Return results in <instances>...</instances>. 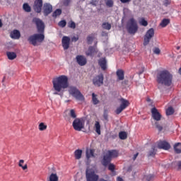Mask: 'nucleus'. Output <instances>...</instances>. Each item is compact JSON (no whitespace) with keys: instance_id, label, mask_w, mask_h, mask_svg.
<instances>
[{"instance_id":"f257e3e1","label":"nucleus","mask_w":181,"mask_h":181,"mask_svg":"<svg viewBox=\"0 0 181 181\" xmlns=\"http://www.w3.org/2000/svg\"><path fill=\"white\" fill-rule=\"evenodd\" d=\"M33 22L35 23L37 32L40 34H34L30 36L28 42L33 46H37L39 43H42L45 40V23L37 18H33Z\"/></svg>"},{"instance_id":"f03ea898","label":"nucleus","mask_w":181,"mask_h":181,"mask_svg":"<svg viewBox=\"0 0 181 181\" xmlns=\"http://www.w3.org/2000/svg\"><path fill=\"white\" fill-rule=\"evenodd\" d=\"M53 88L55 91L60 93L69 88V78L66 75H61L52 81Z\"/></svg>"},{"instance_id":"7ed1b4c3","label":"nucleus","mask_w":181,"mask_h":181,"mask_svg":"<svg viewBox=\"0 0 181 181\" xmlns=\"http://www.w3.org/2000/svg\"><path fill=\"white\" fill-rule=\"evenodd\" d=\"M173 76L168 71H161L157 75V82L158 84H163V86H172V80Z\"/></svg>"},{"instance_id":"20e7f679","label":"nucleus","mask_w":181,"mask_h":181,"mask_svg":"<svg viewBox=\"0 0 181 181\" xmlns=\"http://www.w3.org/2000/svg\"><path fill=\"white\" fill-rule=\"evenodd\" d=\"M118 155H119V153H118V151L117 150L108 151L106 153V154L103 156V159L102 160V165L103 166H108L112 158H118Z\"/></svg>"},{"instance_id":"39448f33","label":"nucleus","mask_w":181,"mask_h":181,"mask_svg":"<svg viewBox=\"0 0 181 181\" xmlns=\"http://www.w3.org/2000/svg\"><path fill=\"white\" fill-rule=\"evenodd\" d=\"M68 91L72 97H74L76 100L78 101H84V95L81 94V92L76 86H69Z\"/></svg>"},{"instance_id":"423d86ee","label":"nucleus","mask_w":181,"mask_h":181,"mask_svg":"<svg viewBox=\"0 0 181 181\" xmlns=\"http://www.w3.org/2000/svg\"><path fill=\"white\" fill-rule=\"evenodd\" d=\"M127 29L130 35H135L136 32H138V24L134 18H130L127 23Z\"/></svg>"},{"instance_id":"0eeeda50","label":"nucleus","mask_w":181,"mask_h":181,"mask_svg":"<svg viewBox=\"0 0 181 181\" xmlns=\"http://www.w3.org/2000/svg\"><path fill=\"white\" fill-rule=\"evenodd\" d=\"M84 124H86V118H76L72 123V127L75 131H81L84 128Z\"/></svg>"},{"instance_id":"6e6552de","label":"nucleus","mask_w":181,"mask_h":181,"mask_svg":"<svg viewBox=\"0 0 181 181\" xmlns=\"http://www.w3.org/2000/svg\"><path fill=\"white\" fill-rule=\"evenodd\" d=\"M86 181H98L100 176L95 173V171L90 169L86 170Z\"/></svg>"},{"instance_id":"1a4fd4ad","label":"nucleus","mask_w":181,"mask_h":181,"mask_svg":"<svg viewBox=\"0 0 181 181\" xmlns=\"http://www.w3.org/2000/svg\"><path fill=\"white\" fill-rule=\"evenodd\" d=\"M153 36H155V29H148L144 35V46H147V45H149L151 39H152Z\"/></svg>"},{"instance_id":"9d476101","label":"nucleus","mask_w":181,"mask_h":181,"mask_svg":"<svg viewBox=\"0 0 181 181\" xmlns=\"http://www.w3.org/2000/svg\"><path fill=\"white\" fill-rule=\"evenodd\" d=\"M93 83L94 86L100 87L104 84V76L103 74L98 75L93 78Z\"/></svg>"},{"instance_id":"9b49d317","label":"nucleus","mask_w":181,"mask_h":181,"mask_svg":"<svg viewBox=\"0 0 181 181\" xmlns=\"http://www.w3.org/2000/svg\"><path fill=\"white\" fill-rule=\"evenodd\" d=\"M129 105V102L125 99H121V104L119 107L117 108L116 112L117 114H121L124 110L127 108Z\"/></svg>"},{"instance_id":"f8f14e48","label":"nucleus","mask_w":181,"mask_h":181,"mask_svg":"<svg viewBox=\"0 0 181 181\" xmlns=\"http://www.w3.org/2000/svg\"><path fill=\"white\" fill-rule=\"evenodd\" d=\"M43 6V1L42 0H35L34 2V11L37 12V13H40L42 12V8Z\"/></svg>"},{"instance_id":"ddd939ff","label":"nucleus","mask_w":181,"mask_h":181,"mask_svg":"<svg viewBox=\"0 0 181 181\" xmlns=\"http://www.w3.org/2000/svg\"><path fill=\"white\" fill-rule=\"evenodd\" d=\"M158 148L159 149H164V151H169L170 149V144L165 141H159L158 143Z\"/></svg>"},{"instance_id":"4468645a","label":"nucleus","mask_w":181,"mask_h":181,"mask_svg":"<svg viewBox=\"0 0 181 181\" xmlns=\"http://www.w3.org/2000/svg\"><path fill=\"white\" fill-rule=\"evenodd\" d=\"M62 47L64 50H67L70 47V37L67 36H64L62 40Z\"/></svg>"},{"instance_id":"2eb2a0df","label":"nucleus","mask_w":181,"mask_h":181,"mask_svg":"<svg viewBox=\"0 0 181 181\" xmlns=\"http://www.w3.org/2000/svg\"><path fill=\"white\" fill-rule=\"evenodd\" d=\"M76 59L79 66H86V64H87V59H86L84 56L78 55Z\"/></svg>"},{"instance_id":"dca6fc26","label":"nucleus","mask_w":181,"mask_h":181,"mask_svg":"<svg viewBox=\"0 0 181 181\" xmlns=\"http://www.w3.org/2000/svg\"><path fill=\"white\" fill-rule=\"evenodd\" d=\"M98 52V49L95 47H89L88 50L86 51V56H90L93 57L95 53Z\"/></svg>"},{"instance_id":"f3484780","label":"nucleus","mask_w":181,"mask_h":181,"mask_svg":"<svg viewBox=\"0 0 181 181\" xmlns=\"http://www.w3.org/2000/svg\"><path fill=\"white\" fill-rule=\"evenodd\" d=\"M52 11H53V7L50 4H44V14L45 16H47L49 13H52Z\"/></svg>"},{"instance_id":"a211bd4d","label":"nucleus","mask_w":181,"mask_h":181,"mask_svg":"<svg viewBox=\"0 0 181 181\" xmlns=\"http://www.w3.org/2000/svg\"><path fill=\"white\" fill-rule=\"evenodd\" d=\"M10 37L11 39H15L16 40H18V39L21 38V32L18 30H14L10 33Z\"/></svg>"},{"instance_id":"6ab92c4d","label":"nucleus","mask_w":181,"mask_h":181,"mask_svg":"<svg viewBox=\"0 0 181 181\" xmlns=\"http://www.w3.org/2000/svg\"><path fill=\"white\" fill-rule=\"evenodd\" d=\"M99 66H100L102 70L107 69V61L105 60V58H103L99 60Z\"/></svg>"},{"instance_id":"aec40b11","label":"nucleus","mask_w":181,"mask_h":181,"mask_svg":"<svg viewBox=\"0 0 181 181\" xmlns=\"http://www.w3.org/2000/svg\"><path fill=\"white\" fill-rule=\"evenodd\" d=\"M48 181H59V175L56 173H52L49 177Z\"/></svg>"},{"instance_id":"412c9836","label":"nucleus","mask_w":181,"mask_h":181,"mask_svg":"<svg viewBox=\"0 0 181 181\" xmlns=\"http://www.w3.org/2000/svg\"><path fill=\"white\" fill-rule=\"evenodd\" d=\"M94 128L97 134L101 135V125L100 124V122L95 121Z\"/></svg>"},{"instance_id":"4be33fe9","label":"nucleus","mask_w":181,"mask_h":181,"mask_svg":"<svg viewBox=\"0 0 181 181\" xmlns=\"http://www.w3.org/2000/svg\"><path fill=\"white\" fill-rule=\"evenodd\" d=\"M6 56L8 60H15V59L17 57L16 52H7Z\"/></svg>"},{"instance_id":"5701e85b","label":"nucleus","mask_w":181,"mask_h":181,"mask_svg":"<svg viewBox=\"0 0 181 181\" xmlns=\"http://www.w3.org/2000/svg\"><path fill=\"white\" fill-rule=\"evenodd\" d=\"M92 103L93 105H97V104L100 103V100H98V95L94 93H92Z\"/></svg>"},{"instance_id":"b1692460","label":"nucleus","mask_w":181,"mask_h":181,"mask_svg":"<svg viewBox=\"0 0 181 181\" xmlns=\"http://www.w3.org/2000/svg\"><path fill=\"white\" fill-rule=\"evenodd\" d=\"M76 117L77 115L76 114H69L64 116V119H66V121H69V122H71V119H74V118Z\"/></svg>"},{"instance_id":"393cba45","label":"nucleus","mask_w":181,"mask_h":181,"mask_svg":"<svg viewBox=\"0 0 181 181\" xmlns=\"http://www.w3.org/2000/svg\"><path fill=\"white\" fill-rule=\"evenodd\" d=\"M83 155V150L77 149L74 151L75 159H81Z\"/></svg>"},{"instance_id":"a878e982","label":"nucleus","mask_w":181,"mask_h":181,"mask_svg":"<svg viewBox=\"0 0 181 181\" xmlns=\"http://www.w3.org/2000/svg\"><path fill=\"white\" fill-rule=\"evenodd\" d=\"M156 147H155V146H153L151 147V149L148 151V156L150 157L151 156L152 158H153V156H155V155H156Z\"/></svg>"},{"instance_id":"bb28decb","label":"nucleus","mask_w":181,"mask_h":181,"mask_svg":"<svg viewBox=\"0 0 181 181\" xmlns=\"http://www.w3.org/2000/svg\"><path fill=\"white\" fill-rule=\"evenodd\" d=\"M173 148L175 153H181V143H176Z\"/></svg>"},{"instance_id":"cd10ccee","label":"nucleus","mask_w":181,"mask_h":181,"mask_svg":"<svg viewBox=\"0 0 181 181\" xmlns=\"http://www.w3.org/2000/svg\"><path fill=\"white\" fill-rule=\"evenodd\" d=\"M170 23V20H169L168 18H164L160 23V26L161 28H166V26H168V25Z\"/></svg>"},{"instance_id":"c85d7f7f","label":"nucleus","mask_w":181,"mask_h":181,"mask_svg":"<svg viewBox=\"0 0 181 181\" xmlns=\"http://www.w3.org/2000/svg\"><path fill=\"white\" fill-rule=\"evenodd\" d=\"M90 158H94V150L89 149L86 151V158L90 159Z\"/></svg>"},{"instance_id":"c756f323","label":"nucleus","mask_w":181,"mask_h":181,"mask_svg":"<svg viewBox=\"0 0 181 181\" xmlns=\"http://www.w3.org/2000/svg\"><path fill=\"white\" fill-rule=\"evenodd\" d=\"M116 74L118 80H124V71L119 69L117 71Z\"/></svg>"},{"instance_id":"7c9ffc66","label":"nucleus","mask_w":181,"mask_h":181,"mask_svg":"<svg viewBox=\"0 0 181 181\" xmlns=\"http://www.w3.org/2000/svg\"><path fill=\"white\" fill-rule=\"evenodd\" d=\"M119 139H127V138H128V134H127V132H120L119 133Z\"/></svg>"},{"instance_id":"2f4dec72","label":"nucleus","mask_w":181,"mask_h":181,"mask_svg":"<svg viewBox=\"0 0 181 181\" xmlns=\"http://www.w3.org/2000/svg\"><path fill=\"white\" fill-rule=\"evenodd\" d=\"M152 118L154 119V121H160V119H162V115L152 114Z\"/></svg>"},{"instance_id":"473e14b6","label":"nucleus","mask_w":181,"mask_h":181,"mask_svg":"<svg viewBox=\"0 0 181 181\" xmlns=\"http://www.w3.org/2000/svg\"><path fill=\"white\" fill-rule=\"evenodd\" d=\"M23 8L25 12H30L32 11L30 6H29V4L28 3H25L23 5Z\"/></svg>"},{"instance_id":"72a5a7b5","label":"nucleus","mask_w":181,"mask_h":181,"mask_svg":"<svg viewBox=\"0 0 181 181\" xmlns=\"http://www.w3.org/2000/svg\"><path fill=\"white\" fill-rule=\"evenodd\" d=\"M102 28L106 30H110L111 29V24L110 23H103Z\"/></svg>"},{"instance_id":"f704fd0d","label":"nucleus","mask_w":181,"mask_h":181,"mask_svg":"<svg viewBox=\"0 0 181 181\" xmlns=\"http://www.w3.org/2000/svg\"><path fill=\"white\" fill-rule=\"evenodd\" d=\"M38 129L40 131H45V129H47V125L45 124L43 122H41L38 126Z\"/></svg>"},{"instance_id":"c9c22d12","label":"nucleus","mask_w":181,"mask_h":181,"mask_svg":"<svg viewBox=\"0 0 181 181\" xmlns=\"http://www.w3.org/2000/svg\"><path fill=\"white\" fill-rule=\"evenodd\" d=\"M62 15V10L57 9L52 14L53 18H57V16H60Z\"/></svg>"},{"instance_id":"e433bc0d","label":"nucleus","mask_w":181,"mask_h":181,"mask_svg":"<svg viewBox=\"0 0 181 181\" xmlns=\"http://www.w3.org/2000/svg\"><path fill=\"white\" fill-rule=\"evenodd\" d=\"M165 112L166 114H175V109L170 106L165 109Z\"/></svg>"},{"instance_id":"4c0bfd02","label":"nucleus","mask_w":181,"mask_h":181,"mask_svg":"<svg viewBox=\"0 0 181 181\" xmlns=\"http://www.w3.org/2000/svg\"><path fill=\"white\" fill-rule=\"evenodd\" d=\"M173 165L176 166V168L177 169V170H181V161H175L173 163Z\"/></svg>"},{"instance_id":"58836bf2","label":"nucleus","mask_w":181,"mask_h":181,"mask_svg":"<svg viewBox=\"0 0 181 181\" xmlns=\"http://www.w3.org/2000/svg\"><path fill=\"white\" fill-rule=\"evenodd\" d=\"M140 25L142 26H148V21L145 20V18H141L139 21Z\"/></svg>"},{"instance_id":"ea45409f","label":"nucleus","mask_w":181,"mask_h":181,"mask_svg":"<svg viewBox=\"0 0 181 181\" xmlns=\"http://www.w3.org/2000/svg\"><path fill=\"white\" fill-rule=\"evenodd\" d=\"M106 5L109 8H112V6H114V1H112V0H107Z\"/></svg>"},{"instance_id":"a19ab883","label":"nucleus","mask_w":181,"mask_h":181,"mask_svg":"<svg viewBox=\"0 0 181 181\" xmlns=\"http://www.w3.org/2000/svg\"><path fill=\"white\" fill-rule=\"evenodd\" d=\"M90 5H92V6H97V5H98V0H91L90 1Z\"/></svg>"},{"instance_id":"79ce46f5","label":"nucleus","mask_w":181,"mask_h":181,"mask_svg":"<svg viewBox=\"0 0 181 181\" xmlns=\"http://www.w3.org/2000/svg\"><path fill=\"white\" fill-rule=\"evenodd\" d=\"M144 179V180L151 181L152 180V179H153V175H145Z\"/></svg>"},{"instance_id":"37998d69","label":"nucleus","mask_w":181,"mask_h":181,"mask_svg":"<svg viewBox=\"0 0 181 181\" xmlns=\"http://www.w3.org/2000/svg\"><path fill=\"white\" fill-rule=\"evenodd\" d=\"M69 28H71V29H76V23H74V21H71L69 23Z\"/></svg>"},{"instance_id":"c03bdc74","label":"nucleus","mask_w":181,"mask_h":181,"mask_svg":"<svg viewBox=\"0 0 181 181\" xmlns=\"http://www.w3.org/2000/svg\"><path fill=\"white\" fill-rule=\"evenodd\" d=\"M156 128L158 129L159 132H160L162 129H163V127L160 126L158 122H156Z\"/></svg>"},{"instance_id":"a18cd8bd","label":"nucleus","mask_w":181,"mask_h":181,"mask_svg":"<svg viewBox=\"0 0 181 181\" xmlns=\"http://www.w3.org/2000/svg\"><path fill=\"white\" fill-rule=\"evenodd\" d=\"M108 170H111V172H114V170H115V165H114V164H109L108 166Z\"/></svg>"},{"instance_id":"49530a36","label":"nucleus","mask_w":181,"mask_h":181,"mask_svg":"<svg viewBox=\"0 0 181 181\" xmlns=\"http://www.w3.org/2000/svg\"><path fill=\"white\" fill-rule=\"evenodd\" d=\"M151 114H160V112H159L156 107H153L151 109Z\"/></svg>"},{"instance_id":"de8ad7c7","label":"nucleus","mask_w":181,"mask_h":181,"mask_svg":"<svg viewBox=\"0 0 181 181\" xmlns=\"http://www.w3.org/2000/svg\"><path fill=\"white\" fill-rule=\"evenodd\" d=\"M153 52L155 54H160V49L158 47L153 48Z\"/></svg>"},{"instance_id":"09e8293b","label":"nucleus","mask_w":181,"mask_h":181,"mask_svg":"<svg viewBox=\"0 0 181 181\" xmlns=\"http://www.w3.org/2000/svg\"><path fill=\"white\" fill-rule=\"evenodd\" d=\"M93 40H94V37H93L92 36H89L87 37V42L88 45H91L93 43Z\"/></svg>"},{"instance_id":"8fccbe9b","label":"nucleus","mask_w":181,"mask_h":181,"mask_svg":"<svg viewBox=\"0 0 181 181\" xmlns=\"http://www.w3.org/2000/svg\"><path fill=\"white\" fill-rule=\"evenodd\" d=\"M65 112L66 114H75L76 113V110H74V109H67Z\"/></svg>"},{"instance_id":"3c124183","label":"nucleus","mask_w":181,"mask_h":181,"mask_svg":"<svg viewBox=\"0 0 181 181\" xmlns=\"http://www.w3.org/2000/svg\"><path fill=\"white\" fill-rule=\"evenodd\" d=\"M66 21H61L59 23V26H60L61 28H64V26H66Z\"/></svg>"},{"instance_id":"603ef678","label":"nucleus","mask_w":181,"mask_h":181,"mask_svg":"<svg viewBox=\"0 0 181 181\" xmlns=\"http://www.w3.org/2000/svg\"><path fill=\"white\" fill-rule=\"evenodd\" d=\"M18 166H20V168H22L23 170H26V169H28L27 164H25V165H23L22 164H18Z\"/></svg>"},{"instance_id":"864d4df0","label":"nucleus","mask_w":181,"mask_h":181,"mask_svg":"<svg viewBox=\"0 0 181 181\" xmlns=\"http://www.w3.org/2000/svg\"><path fill=\"white\" fill-rule=\"evenodd\" d=\"M163 5L165 6H168V5H170V0H165L164 3H163Z\"/></svg>"},{"instance_id":"5fc2aeb1","label":"nucleus","mask_w":181,"mask_h":181,"mask_svg":"<svg viewBox=\"0 0 181 181\" xmlns=\"http://www.w3.org/2000/svg\"><path fill=\"white\" fill-rule=\"evenodd\" d=\"M122 4H128V2H131V0H120Z\"/></svg>"},{"instance_id":"6e6d98bb","label":"nucleus","mask_w":181,"mask_h":181,"mask_svg":"<svg viewBox=\"0 0 181 181\" xmlns=\"http://www.w3.org/2000/svg\"><path fill=\"white\" fill-rule=\"evenodd\" d=\"M103 118L105 121H108V115L107 114L103 115Z\"/></svg>"},{"instance_id":"4d7b16f0","label":"nucleus","mask_w":181,"mask_h":181,"mask_svg":"<svg viewBox=\"0 0 181 181\" xmlns=\"http://www.w3.org/2000/svg\"><path fill=\"white\" fill-rule=\"evenodd\" d=\"M138 155H139V153H136L133 156V160H136V158H138Z\"/></svg>"},{"instance_id":"13d9d810","label":"nucleus","mask_w":181,"mask_h":181,"mask_svg":"<svg viewBox=\"0 0 181 181\" xmlns=\"http://www.w3.org/2000/svg\"><path fill=\"white\" fill-rule=\"evenodd\" d=\"M78 40V37H72V42H77Z\"/></svg>"},{"instance_id":"bf43d9fd","label":"nucleus","mask_w":181,"mask_h":181,"mask_svg":"<svg viewBox=\"0 0 181 181\" xmlns=\"http://www.w3.org/2000/svg\"><path fill=\"white\" fill-rule=\"evenodd\" d=\"M146 101H147V103H148L149 104H151V103H152V100H151V98H146Z\"/></svg>"},{"instance_id":"052dcab7","label":"nucleus","mask_w":181,"mask_h":181,"mask_svg":"<svg viewBox=\"0 0 181 181\" xmlns=\"http://www.w3.org/2000/svg\"><path fill=\"white\" fill-rule=\"evenodd\" d=\"M117 181H124V180H123L122 177H117Z\"/></svg>"},{"instance_id":"680f3d73","label":"nucleus","mask_w":181,"mask_h":181,"mask_svg":"<svg viewBox=\"0 0 181 181\" xmlns=\"http://www.w3.org/2000/svg\"><path fill=\"white\" fill-rule=\"evenodd\" d=\"M23 163H25V160H20L18 165H22V164H23Z\"/></svg>"},{"instance_id":"e2e57ef3","label":"nucleus","mask_w":181,"mask_h":181,"mask_svg":"<svg viewBox=\"0 0 181 181\" xmlns=\"http://www.w3.org/2000/svg\"><path fill=\"white\" fill-rule=\"evenodd\" d=\"M98 181H108L104 178H100L99 180H98Z\"/></svg>"},{"instance_id":"0e129e2a","label":"nucleus","mask_w":181,"mask_h":181,"mask_svg":"<svg viewBox=\"0 0 181 181\" xmlns=\"http://www.w3.org/2000/svg\"><path fill=\"white\" fill-rule=\"evenodd\" d=\"M143 73H144V69L141 71L139 72V74H142Z\"/></svg>"},{"instance_id":"69168bd1","label":"nucleus","mask_w":181,"mask_h":181,"mask_svg":"<svg viewBox=\"0 0 181 181\" xmlns=\"http://www.w3.org/2000/svg\"><path fill=\"white\" fill-rule=\"evenodd\" d=\"M0 28H2V21L0 20Z\"/></svg>"},{"instance_id":"338daca9","label":"nucleus","mask_w":181,"mask_h":181,"mask_svg":"<svg viewBox=\"0 0 181 181\" xmlns=\"http://www.w3.org/2000/svg\"><path fill=\"white\" fill-rule=\"evenodd\" d=\"M6 76H4V77L3 78V80H2V82H3V83L5 81V79H6Z\"/></svg>"},{"instance_id":"774afa93","label":"nucleus","mask_w":181,"mask_h":181,"mask_svg":"<svg viewBox=\"0 0 181 181\" xmlns=\"http://www.w3.org/2000/svg\"><path fill=\"white\" fill-rule=\"evenodd\" d=\"M179 73L181 75V68L179 69Z\"/></svg>"}]
</instances>
